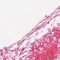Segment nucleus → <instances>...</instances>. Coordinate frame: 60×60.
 Here are the masks:
<instances>
[{
	"label": "nucleus",
	"mask_w": 60,
	"mask_h": 60,
	"mask_svg": "<svg viewBox=\"0 0 60 60\" xmlns=\"http://www.w3.org/2000/svg\"><path fill=\"white\" fill-rule=\"evenodd\" d=\"M45 19H43L44 20H45Z\"/></svg>",
	"instance_id": "f257e3e1"
},
{
	"label": "nucleus",
	"mask_w": 60,
	"mask_h": 60,
	"mask_svg": "<svg viewBox=\"0 0 60 60\" xmlns=\"http://www.w3.org/2000/svg\"><path fill=\"white\" fill-rule=\"evenodd\" d=\"M47 23H49V22H48Z\"/></svg>",
	"instance_id": "f03ea898"
},
{
	"label": "nucleus",
	"mask_w": 60,
	"mask_h": 60,
	"mask_svg": "<svg viewBox=\"0 0 60 60\" xmlns=\"http://www.w3.org/2000/svg\"><path fill=\"white\" fill-rule=\"evenodd\" d=\"M23 52H22L21 53V54H23Z\"/></svg>",
	"instance_id": "7ed1b4c3"
},
{
	"label": "nucleus",
	"mask_w": 60,
	"mask_h": 60,
	"mask_svg": "<svg viewBox=\"0 0 60 60\" xmlns=\"http://www.w3.org/2000/svg\"><path fill=\"white\" fill-rule=\"evenodd\" d=\"M23 41H22V42H23Z\"/></svg>",
	"instance_id": "20e7f679"
},
{
	"label": "nucleus",
	"mask_w": 60,
	"mask_h": 60,
	"mask_svg": "<svg viewBox=\"0 0 60 60\" xmlns=\"http://www.w3.org/2000/svg\"><path fill=\"white\" fill-rule=\"evenodd\" d=\"M0 51H1V50H0Z\"/></svg>",
	"instance_id": "39448f33"
}]
</instances>
